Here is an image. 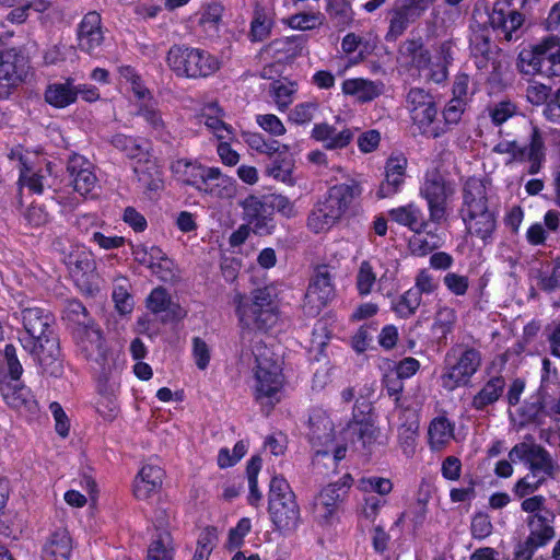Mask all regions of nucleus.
Instances as JSON below:
<instances>
[{"label": "nucleus", "mask_w": 560, "mask_h": 560, "mask_svg": "<svg viewBox=\"0 0 560 560\" xmlns=\"http://www.w3.org/2000/svg\"><path fill=\"white\" fill-rule=\"evenodd\" d=\"M24 334L20 337L23 349L40 366L42 372L51 376L62 374L60 346L52 329L54 317L44 308L27 306L15 313Z\"/></svg>", "instance_id": "nucleus-1"}, {"label": "nucleus", "mask_w": 560, "mask_h": 560, "mask_svg": "<svg viewBox=\"0 0 560 560\" xmlns=\"http://www.w3.org/2000/svg\"><path fill=\"white\" fill-rule=\"evenodd\" d=\"M459 215L469 235L488 243L497 228L494 210L489 206L488 187L476 177L468 178L462 189Z\"/></svg>", "instance_id": "nucleus-2"}, {"label": "nucleus", "mask_w": 560, "mask_h": 560, "mask_svg": "<svg viewBox=\"0 0 560 560\" xmlns=\"http://www.w3.org/2000/svg\"><path fill=\"white\" fill-rule=\"evenodd\" d=\"M252 366L254 398L261 406L273 407L279 402V394L284 384L282 365L279 358L262 342L259 337L253 340Z\"/></svg>", "instance_id": "nucleus-3"}, {"label": "nucleus", "mask_w": 560, "mask_h": 560, "mask_svg": "<svg viewBox=\"0 0 560 560\" xmlns=\"http://www.w3.org/2000/svg\"><path fill=\"white\" fill-rule=\"evenodd\" d=\"M362 191L361 183L357 179L330 187L308 214L307 228L316 234L330 230Z\"/></svg>", "instance_id": "nucleus-4"}, {"label": "nucleus", "mask_w": 560, "mask_h": 560, "mask_svg": "<svg viewBox=\"0 0 560 560\" xmlns=\"http://www.w3.org/2000/svg\"><path fill=\"white\" fill-rule=\"evenodd\" d=\"M268 513L275 528L282 534L294 533L301 523L295 493L282 477H273L269 486Z\"/></svg>", "instance_id": "nucleus-5"}, {"label": "nucleus", "mask_w": 560, "mask_h": 560, "mask_svg": "<svg viewBox=\"0 0 560 560\" xmlns=\"http://www.w3.org/2000/svg\"><path fill=\"white\" fill-rule=\"evenodd\" d=\"M446 365L441 375V385L446 390L467 386L482 364L479 349L465 343L453 346L445 355Z\"/></svg>", "instance_id": "nucleus-6"}, {"label": "nucleus", "mask_w": 560, "mask_h": 560, "mask_svg": "<svg viewBox=\"0 0 560 560\" xmlns=\"http://www.w3.org/2000/svg\"><path fill=\"white\" fill-rule=\"evenodd\" d=\"M517 69L528 75L560 77V36H548L518 54Z\"/></svg>", "instance_id": "nucleus-7"}, {"label": "nucleus", "mask_w": 560, "mask_h": 560, "mask_svg": "<svg viewBox=\"0 0 560 560\" xmlns=\"http://www.w3.org/2000/svg\"><path fill=\"white\" fill-rule=\"evenodd\" d=\"M166 63L177 77L190 79L209 77L220 68L219 60L208 51L185 45H173Z\"/></svg>", "instance_id": "nucleus-8"}, {"label": "nucleus", "mask_w": 560, "mask_h": 560, "mask_svg": "<svg viewBox=\"0 0 560 560\" xmlns=\"http://www.w3.org/2000/svg\"><path fill=\"white\" fill-rule=\"evenodd\" d=\"M493 152L510 154L511 159L506 164L527 162V173L529 175L538 174L546 162L545 138L537 126H532L526 144L521 145L515 140L502 141L493 148Z\"/></svg>", "instance_id": "nucleus-9"}, {"label": "nucleus", "mask_w": 560, "mask_h": 560, "mask_svg": "<svg viewBox=\"0 0 560 560\" xmlns=\"http://www.w3.org/2000/svg\"><path fill=\"white\" fill-rule=\"evenodd\" d=\"M455 194V185L440 170L431 168L424 174L420 195L428 203L430 220L442 223L447 218L448 202Z\"/></svg>", "instance_id": "nucleus-10"}, {"label": "nucleus", "mask_w": 560, "mask_h": 560, "mask_svg": "<svg viewBox=\"0 0 560 560\" xmlns=\"http://www.w3.org/2000/svg\"><path fill=\"white\" fill-rule=\"evenodd\" d=\"M237 298L236 312L244 327L267 330L277 324V306L268 289L255 290L250 303H243L241 295Z\"/></svg>", "instance_id": "nucleus-11"}, {"label": "nucleus", "mask_w": 560, "mask_h": 560, "mask_svg": "<svg viewBox=\"0 0 560 560\" xmlns=\"http://www.w3.org/2000/svg\"><path fill=\"white\" fill-rule=\"evenodd\" d=\"M407 108L411 120L421 135L429 138H439L446 132L445 128L433 126L438 115L434 97L421 88H412L406 96Z\"/></svg>", "instance_id": "nucleus-12"}, {"label": "nucleus", "mask_w": 560, "mask_h": 560, "mask_svg": "<svg viewBox=\"0 0 560 560\" xmlns=\"http://www.w3.org/2000/svg\"><path fill=\"white\" fill-rule=\"evenodd\" d=\"M511 462L524 463L533 477L545 480L553 479L559 466L552 455L540 444L535 442H521L515 444L509 452Z\"/></svg>", "instance_id": "nucleus-13"}, {"label": "nucleus", "mask_w": 560, "mask_h": 560, "mask_svg": "<svg viewBox=\"0 0 560 560\" xmlns=\"http://www.w3.org/2000/svg\"><path fill=\"white\" fill-rule=\"evenodd\" d=\"M488 21L499 38L518 40L524 33V15L510 0H497L488 12Z\"/></svg>", "instance_id": "nucleus-14"}, {"label": "nucleus", "mask_w": 560, "mask_h": 560, "mask_svg": "<svg viewBox=\"0 0 560 560\" xmlns=\"http://www.w3.org/2000/svg\"><path fill=\"white\" fill-rule=\"evenodd\" d=\"M469 48L478 69L499 75L503 69V61L495 56L497 47L492 44L491 31L485 25L471 28Z\"/></svg>", "instance_id": "nucleus-15"}, {"label": "nucleus", "mask_w": 560, "mask_h": 560, "mask_svg": "<svg viewBox=\"0 0 560 560\" xmlns=\"http://www.w3.org/2000/svg\"><path fill=\"white\" fill-rule=\"evenodd\" d=\"M334 276L328 266L323 265L316 268L304 299V313L308 316H316L328 305L335 296Z\"/></svg>", "instance_id": "nucleus-16"}, {"label": "nucleus", "mask_w": 560, "mask_h": 560, "mask_svg": "<svg viewBox=\"0 0 560 560\" xmlns=\"http://www.w3.org/2000/svg\"><path fill=\"white\" fill-rule=\"evenodd\" d=\"M308 441L315 450L314 465H318L320 457H329L332 442H335V427L326 411L314 409L308 419Z\"/></svg>", "instance_id": "nucleus-17"}, {"label": "nucleus", "mask_w": 560, "mask_h": 560, "mask_svg": "<svg viewBox=\"0 0 560 560\" xmlns=\"http://www.w3.org/2000/svg\"><path fill=\"white\" fill-rule=\"evenodd\" d=\"M73 335L79 353L105 370L108 361L107 348L101 329L92 324L74 328Z\"/></svg>", "instance_id": "nucleus-18"}, {"label": "nucleus", "mask_w": 560, "mask_h": 560, "mask_svg": "<svg viewBox=\"0 0 560 560\" xmlns=\"http://www.w3.org/2000/svg\"><path fill=\"white\" fill-rule=\"evenodd\" d=\"M67 173L73 190L82 197L93 196L98 179L94 172V164L85 156L72 153L68 158Z\"/></svg>", "instance_id": "nucleus-19"}, {"label": "nucleus", "mask_w": 560, "mask_h": 560, "mask_svg": "<svg viewBox=\"0 0 560 560\" xmlns=\"http://www.w3.org/2000/svg\"><path fill=\"white\" fill-rule=\"evenodd\" d=\"M27 75V66L23 56L13 51L0 55V98H7Z\"/></svg>", "instance_id": "nucleus-20"}, {"label": "nucleus", "mask_w": 560, "mask_h": 560, "mask_svg": "<svg viewBox=\"0 0 560 560\" xmlns=\"http://www.w3.org/2000/svg\"><path fill=\"white\" fill-rule=\"evenodd\" d=\"M487 380L481 388L471 397L469 407L476 411H488L502 397L506 382L500 373H491L490 368L485 370Z\"/></svg>", "instance_id": "nucleus-21"}, {"label": "nucleus", "mask_w": 560, "mask_h": 560, "mask_svg": "<svg viewBox=\"0 0 560 560\" xmlns=\"http://www.w3.org/2000/svg\"><path fill=\"white\" fill-rule=\"evenodd\" d=\"M73 550V539L68 529L57 526L49 530L42 546L43 560H70Z\"/></svg>", "instance_id": "nucleus-22"}, {"label": "nucleus", "mask_w": 560, "mask_h": 560, "mask_svg": "<svg viewBox=\"0 0 560 560\" xmlns=\"http://www.w3.org/2000/svg\"><path fill=\"white\" fill-rule=\"evenodd\" d=\"M355 130L351 128H337L328 122L315 124L311 131V138L323 143L326 150L337 151L347 148L354 139Z\"/></svg>", "instance_id": "nucleus-23"}, {"label": "nucleus", "mask_w": 560, "mask_h": 560, "mask_svg": "<svg viewBox=\"0 0 560 560\" xmlns=\"http://www.w3.org/2000/svg\"><path fill=\"white\" fill-rule=\"evenodd\" d=\"M103 39L101 15L95 11L89 12L79 25L78 40L80 49L94 55L98 51Z\"/></svg>", "instance_id": "nucleus-24"}, {"label": "nucleus", "mask_w": 560, "mask_h": 560, "mask_svg": "<svg viewBox=\"0 0 560 560\" xmlns=\"http://www.w3.org/2000/svg\"><path fill=\"white\" fill-rule=\"evenodd\" d=\"M199 191L214 198L231 199L236 194V180L219 167H208Z\"/></svg>", "instance_id": "nucleus-25"}, {"label": "nucleus", "mask_w": 560, "mask_h": 560, "mask_svg": "<svg viewBox=\"0 0 560 560\" xmlns=\"http://www.w3.org/2000/svg\"><path fill=\"white\" fill-rule=\"evenodd\" d=\"M145 304L153 314L163 313V322L179 320L186 316V312L179 304L172 301L170 293L163 287L154 288L147 298Z\"/></svg>", "instance_id": "nucleus-26"}, {"label": "nucleus", "mask_w": 560, "mask_h": 560, "mask_svg": "<svg viewBox=\"0 0 560 560\" xmlns=\"http://www.w3.org/2000/svg\"><path fill=\"white\" fill-rule=\"evenodd\" d=\"M407 160L404 156H390L385 165V178L377 190L378 198H388L397 194L405 182Z\"/></svg>", "instance_id": "nucleus-27"}, {"label": "nucleus", "mask_w": 560, "mask_h": 560, "mask_svg": "<svg viewBox=\"0 0 560 560\" xmlns=\"http://www.w3.org/2000/svg\"><path fill=\"white\" fill-rule=\"evenodd\" d=\"M164 472L161 467L144 465L133 483V493L140 500H145L156 493L163 481Z\"/></svg>", "instance_id": "nucleus-28"}, {"label": "nucleus", "mask_w": 560, "mask_h": 560, "mask_svg": "<svg viewBox=\"0 0 560 560\" xmlns=\"http://www.w3.org/2000/svg\"><path fill=\"white\" fill-rule=\"evenodd\" d=\"M0 393L4 401L20 412H33L36 409V401L31 390L20 385L19 382L2 383L0 385Z\"/></svg>", "instance_id": "nucleus-29"}, {"label": "nucleus", "mask_w": 560, "mask_h": 560, "mask_svg": "<svg viewBox=\"0 0 560 560\" xmlns=\"http://www.w3.org/2000/svg\"><path fill=\"white\" fill-rule=\"evenodd\" d=\"M555 518L553 512H545L544 515H528L526 518V525L529 529L527 538L541 547L546 546L556 535L552 525Z\"/></svg>", "instance_id": "nucleus-30"}, {"label": "nucleus", "mask_w": 560, "mask_h": 560, "mask_svg": "<svg viewBox=\"0 0 560 560\" xmlns=\"http://www.w3.org/2000/svg\"><path fill=\"white\" fill-rule=\"evenodd\" d=\"M339 501V488L336 485H328L315 498L312 506L314 517L320 524L330 523L336 513Z\"/></svg>", "instance_id": "nucleus-31"}, {"label": "nucleus", "mask_w": 560, "mask_h": 560, "mask_svg": "<svg viewBox=\"0 0 560 560\" xmlns=\"http://www.w3.org/2000/svg\"><path fill=\"white\" fill-rule=\"evenodd\" d=\"M110 143L129 159L150 164L148 170H155L154 164L149 160L150 145L147 141L118 133L112 137Z\"/></svg>", "instance_id": "nucleus-32"}, {"label": "nucleus", "mask_w": 560, "mask_h": 560, "mask_svg": "<svg viewBox=\"0 0 560 560\" xmlns=\"http://www.w3.org/2000/svg\"><path fill=\"white\" fill-rule=\"evenodd\" d=\"M304 44L302 35L281 37L265 46L264 51L279 61L289 60L302 54Z\"/></svg>", "instance_id": "nucleus-33"}, {"label": "nucleus", "mask_w": 560, "mask_h": 560, "mask_svg": "<svg viewBox=\"0 0 560 560\" xmlns=\"http://www.w3.org/2000/svg\"><path fill=\"white\" fill-rule=\"evenodd\" d=\"M207 168L208 166L188 159H178L171 165V170L178 180L198 190H200Z\"/></svg>", "instance_id": "nucleus-34"}, {"label": "nucleus", "mask_w": 560, "mask_h": 560, "mask_svg": "<svg viewBox=\"0 0 560 560\" xmlns=\"http://www.w3.org/2000/svg\"><path fill=\"white\" fill-rule=\"evenodd\" d=\"M224 113L217 103L203 107L201 119L206 127L213 132L218 140H233V128L223 121Z\"/></svg>", "instance_id": "nucleus-35"}, {"label": "nucleus", "mask_w": 560, "mask_h": 560, "mask_svg": "<svg viewBox=\"0 0 560 560\" xmlns=\"http://www.w3.org/2000/svg\"><path fill=\"white\" fill-rule=\"evenodd\" d=\"M19 184L27 187L33 194L40 195L46 187H50V170L46 167L34 171L26 165L23 158H20Z\"/></svg>", "instance_id": "nucleus-36"}, {"label": "nucleus", "mask_w": 560, "mask_h": 560, "mask_svg": "<svg viewBox=\"0 0 560 560\" xmlns=\"http://www.w3.org/2000/svg\"><path fill=\"white\" fill-rule=\"evenodd\" d=\"M78 97L77 86L72 80L63 83L49 84L45 92V100L48 104L57 108H65L74 103Z\"/></svg>", "instance_id": "nucleus-37"}, {"label": "nucleus", "mask_w": 560, "mask_h": 560, "mask_svg": "<svg viewBox=\"0 0 560 560\" xmlns=\"http://www.w3.org/2000/svg\"><path fill=\"white\" fill-rule=\"evenodd\" d=\"M67 265L70 273L77 280L92 275L95 269V260L93 254L84 247H77L67 258Z\"/></svg>", "instance_id": "nucleus-38"}, {"label": "nucleus", "mask_w": 560, "mask_h": 560, "mask_svg": "<svg viewBox=\"0 0 560 560\" xmlns=\"http://www.w3.org/2000/svg\"><path fill=\"white\" fill-rule=\"evenodd\" d=\"M428 435L431 448L442 450L454 439V423L446 417H436L429 425Z\"/></svg>", "instance_id": "nucleus-39"}, {"label": "nucleus", "mask_w": 560, "mask_h": 560, "mask_svg": "<svg viewBox=\"0 0 560 560\" xmlns=\"http://www.w3.org/2000/svg\"><path fill=\"white\" fill-rule=\"evenodd\" d=\"M342 92L357 97L360 102H370L381 94V89L373 81L355 78L343 81Z\"/></svg>", "instance_id": "nucleus-40"}, {"label": "nucleus", "mask_w": 560, "mask_h": 560, "mask_svg": "<svg viewBox=\"0 0 560 560\" xmlns=\"http://www.w3.org/2000/svg\"><path fill=\"white\" fill-rule=\"evenodd\" d=\"M400 415L406 417V420L398 429V440L404 453L410 455L413 453V444L419 429V422L416 410L412 408H406V411L400 412Z\"/></svg>", "instance_id": "nucleus-41"}, {"label": "nucleus", "mask_w": 560, "mask_h": 560, "mask_svg": "<svg viewBox=\"0 0 560 560\" xmlns=\"http://www.w3.org/2000/svg\"><path fill=\"white\" fill-rule=\"evenodd\" d=\"M389 215L395 222L408 226L417 233L422 231L425 226L421 210L413 205L392 209Z\"/></svg>", "instance_id": "nucleus-42"}, {"label": "nucleus", "mask_w": 560, "mask_h": 560, "mask_svg": "<svg viewBox=\"0 0 560 560\" xmlns=\"http://www.w3.org/2000/svg\"><path fill=\"white\" fill-rule=\"evenodd\" d=\"M273 27L272 16L262 8L254 11L250 22L249 39L252 42H262L269 37Z\"/></svg>", "instance_id": "nucleus-43"}, {"label": "nucleus", "mask_w": 560, "mask_h": 560, "mask_svg": "<svg viewBox=\"0 0 560 560\" xmlns=\"http://www.w3.org/2000/svg\"><path fill=\"white\" fill-rule=\"evenodd\" d=\"M298 92L295 82L275 81L270 84V95L280 112H285Z\"/></svg>", "instance_id": "nucleus-44"}, {"label": "nucleus", "mask_w": 560, "mask_h": 560, "mask_svg": "<svg viewBox=\"0 0 560 560\" xmlns=\"http://www.w3.org/2000/svg\"><path fill=\"white\" fill-rule=\"evenodd\" d=\"M404 380H401L393 371L386 373L383 378V389L386 394L393 398L395 408L399 412L406 411V408H410L407 404V398L401 396L404 390Z\"/></svg>", "instance_id": "nucleus-45"}, {"label": "nucleus", "mask_w": 560, "mask_h": 560, "mask_svg": "<svg viewBox=\"0 0 560 560\" xmlns=\"http://www.w3.org/2000/svg\"><path fill=\"white\" fill-rule=\"evenodd\" d=\"M421 304V296L412 288L393 302V310L400 318L411 317Z\"/></svg>", "instance_id": "nucleus-46"}, {"label": "nucleus", "mask_w": 560, "mask_h": 560, "mask_svg": "<svg viewBox=\"0 0 560 560\" xmlns=\"http://www.w3.org/2000/svg\"><path fill=\"white\" fill-rule=\"evenodd\" d=\"M138 115L151 127L156 137L163 141H168L171 139L167 126L163 120L161 113L156 108L152 106H142L138 112Z\"/></svg>", "instance_id": "nucleus-47"}, {"label": "nucleus", "mask_w": 560, "mask_h": 560, "mask_svg": "<svg viewBox=\"0 0 560 560\" xmlns=\"http://www.w3.org/2000/svg\"><path fill=\"white\" fill-rule=\"evenodd\" d=\"M324 16L320 12H301L287 19V24L292 30L313 31L323 24Z\"/></svg>", "instance_id": "nucleus-48"}, {"label": "nucleus", "mask_w": 560, "mask_h": 560, "mask_svg": "<svg viewBox=\"0 0 560 560\" xmlns=\"http://www.w3.org/2000/svg\"><path fill=\"white\" fill-rule=\"evenodd\" d=\"M456 322V313L453 308L443 306L440 307L435 314L432 331L439 339H445L452 331Z\"/></svg>", "instance_id": "nucleus-49"}, {"label": "nucleus", "mask_w": 560, "mask_h": 560, "mask_svg": "<svg viewBox=\"0 0 560 560\" xmlns=\"http://www.w3.org/2000/svg\"><path fill=\"white\" fill-rule=\"evenodd\" d=\"M148 560H173V546L170 533L162 532L152 541Z\"/></svg>", "instance_id": "nucleus-50"}, {"label": "nucleus", "mask_w": 560, "mask_h": 560, "mask_svg": "<svg viewBox=\"0 0 560 560\" xmlns=\"http://www.w3.org/2000/svg\"><path fill=\"white\" fill-rule=\"evenodd\" d=\"M316 102H303L296 104L288 115V120L298 126L308 125L318 112Z\"/></svg>", "instance_id": "nucleus-51"}, {"label": "nucleus", "mask_w": 560, "mask_h": 560, "mask_svg": "<svg viewBox=\"0 0 560 560\" xmlns=\"http://www.w3.org/2000/svg\"><path fill=\"white\" fill-rule=\"evenodd\" d=\"M66 318L75 325V328L94 324L88 315L85 306L78 300H70L65 307Z\"/></svg>", "instance_id": "nucleus-52"}, {"label": "nucleus", "mask_w": 560, "mask_h": 560, "mask_svg": "<svg viewBox=\"0 0 560 560\" xmlns=\"http://www.w3.org/2000/svg\"><path fill=\"white\" fill-rule=\"evenodd\" d=\"M376 282V273L368 260L360 264L357 273V289L361 295H368Z\"/></svg>", "instance_id": "nucleus-53"}, {"label": "nucleus", "mask_w": 560, "mask_h": 560, "mask_svg": "<svg viewBox=\"0 0 560 560\" xmlns=\"http://www.w3.org/2000/svg\"><path fill=\"white\" fill-rule=\"evenodd\" d=\"M411 20L398 7L390 11L389 27L386 34V40H396L407 30Z\"/></svg>", "instance_id": "nucleus-54"}, {"label": "nucleus", "mask_w": 560, "mask_h": 560, "mask_svg": "<svg viewBox=\"0 0 560 560\" xmlns=\"http://www.w3.org/2000/svg\"><path fill=\"white\" fill-rule=\"evenodd\" d=\"M329 15L335 26L339 31L346 30L353 22V12L351 7L345 2L331 4Z\"/></svg>", "instance_id": "nucleus-55"}, {"label": "nucleus", "mask_w": 560, "mask_h": 560, "mask_svg": "<svg viewBox=\"0 0 560 560\" xmlns=\"http://www.w3.org/2000/svg\"><path fill=\"white\" fill-rule=\"evenodd\" d=\"M466 101L459 98H451L443 110L444 126L446 132L455 125H457L466 109Z\"/></svg>", "instance_id": "nucleus-56"}, {"label": "nucleus", "mask_w": 560, "mask_h": 560, "mask_svg": "<svg viewBox=\"0 0 560 560\" xmlns=\"http://www.w3.org/2000/svg\"><path fill=\"white\" fill-rule=\"evenodd\" d=\"M546 482L547 480L538 477H533V474L528 472L526 476L522 477L515 482V485L513 486V493L517 498H525L527 495L534 494Z\"/></svg>", "instance_id": "nucleus-57"}, {"label": "nucleus", "mask_w": 560, "mask_h": 560, "mask_svg": "<svg viewBox=\"0 0 560 560\" xmlns=\"http://www.w3.org/2000/svg\"><path fill=\"white\" fill-rule=\"evenodd\" d=\"M354 431L364 447H371L380 436V430L374 422L363 419L354 421Z\"/></svg>", "instance_id": "nucleus-58"}, {"label": "nucleus", "mask_w": 560, "mask_h": 560, "mask_svg": "<svg viewBox=\"0 0 560 560\" xmlns=\"http://www.w3.org/2000/svg\"><path fill=\"white\" fill-rule=\"evenodd\" d=\"M359 487L364 492H376L381 495H386L393 490V483L389 479L377 476L361 478Z\"/></svg>", "instance_id": "nucleus-59"}, {"label": "nucleus", "mask_w": 560, "mask_h": 560, "mask_svg": "<svg viewBox=\"0 0 560 560\" xmlns=\"http://www.w3.org/2000/svg\"><path fill=\"white\" fill-rule=\"evenodd\" d=\"M493 525L487 513L479 512L474 515L470 524L471 536L476 539H485L492 534Z\"/></svg>", "instance_id": "nucleus-60"}, {"label": "nucleus", "mask_w": 560, "mask_h": 560, "mask_svg": "<svg viewBox=\"0 0 560 560\" xmlns=\"http://www.w3.org/2000/svg\"><path fill=\"white\" fill-rule=\"evenodd\" d=\"M223 7L220 3L209 4L200 18V25L208 32H217L221 22Z\"/></svg>", "instance_id": "nucleus-61"}, {"label": "nucleus", "mask_w": 560, "mask_h": 560, "mask_svg": "<svg viewBox=\"0 0 560 560\" xmlns=\"http://www.w3.org/2000/svg\"><path fill=\"white\" fill-rule=\"evenodd\" d=\"M252 523L247 517L238 521L237 525L230 529L226 546L230 550L240 548L244 542V537L250 532Z\"/></svg>", "instance_id": "nucleus-62"}, {"label": "nucleus", "mask_w": 560, "mask_h": 560, "mask_svg": "<svg viewBox=\"0 0 560 560\" xmlns=\"http://www.w3.org/2000/svg\"><path fill=\"white\" fill-rule=\"evenodd\" d=\"M256 122L262 130L273 137L283 136L287 132L283 122L273 114L257 115Z\"/></svg>", "instance_id": "nucleus-63"}, {"label": "nucleus", "mask_w": 560, "mask_h": 560, "mask_svg": "<svg viewBox=\"0 0 560 560\" xmlns=\"http://www.w3.org/2000/svg\"><path fill=\"white\" fill-rule=\"evenodd\" d=\"M444 285L457 296L465 295L469 288L468 277L456 272H447L443 278Z\"/></svg>", "instance_id": "nucleus-64"}]
</instances>
